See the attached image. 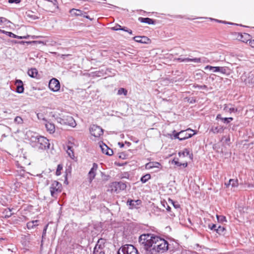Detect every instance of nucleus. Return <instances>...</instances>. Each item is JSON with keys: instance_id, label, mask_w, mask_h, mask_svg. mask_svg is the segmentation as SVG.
Wrapping results in <instances>:
<instances>
[{"instance_id": "f257e3e1", "label": "nucleus", "mask_w": 254, "mask_h": 254, "mask_svg": "<svg viewBox=\"0 0 254 254\" xmlns=\"http://www.w3.org/2000/svg\"><path fill=\"white\" fill-rule=\"evenodd\" d=\"M152 240V246L151 247L157 252L163 253L168 250V242L158 236H155Z\"/></svg>"}, {"instance_id": "f03ea898", "label": "nucleus", "mask_w": 254, "mask_h": 254, "mask_svg": "<svg viewBox=\"0 0 254 254\" xmlns=\"http://www.w3.org/2000/svg\"><path fill=\"white\" fill-rule=\"evenodd\" d=\"M155 236L151 234H142L139 238V242L140 244L144 245L145 249L148 250L152 246V242L154 237Z\"/></svg>"}, {"instance_id": "7ed1b4c3", "label": "nucleus", "mask_w": 254, "mask_h": 254, "mask_svg": "<svg viewBox=\"0 0 254 254\" xmlns=\"http://www.w3.org/2000/svg\"><path fill=\"white\" fill-rule=\"evenodd\" d=\"M118 254H139L137 250L132 245L123 246L118 251Z\"/></svg>"}, {"instance_id": "20e7f679", "label": "nucleus", "mask_w": 254, "mask_h": 254, "mask_svg": "<svg viewBox=\"0 0 254 254\" xmlns=\"http://www.w3.org/2000/svg\"><path fill=\"white\" fill-rule=\"evenodd\" d=\"M50 189L51 196L56 198L62 190V185L59 182L55 181L51 184Z\"/></svg>"}, {"instance_id": "39448f33", "label": "nucleus", "mask_w": 254, "mask_h": 254, "mask_svg": "<svg viewBox=\"0 0 254 254\" xmlns=\"http://www.w3.org/2000/svg\"><path fill=\"white\" fill-rule=\"evenodd\" d=\"M50 144L49 140L44 136L39 137V140L37 141V144H32L34 147L41 149H46L50 148Z\"/></svg>"}, {"instance_id": "423d86ee", "label": "nucleus", "mask_w": 254, "mask_h": 254, "mask_svg": "<svg viewBox=\"0 0 254 254\" xmlns=\"http://www.w3.org/2000/svg\"><path fill=\"white\" fill-rule=\"evenodd\" d=\"M57 121L62 125H68L72 127H75L76 125L75 120L70 116H63V118H58Z\"/></svg>"}, {"instance_id": "0eeeda50", "label": "nucleus", "mask_w": 254, "mask_h": 254, "mask_svg": "<svg viewBox=\"0 0 254 254\" xmlns=\"http://www.w3.org/2000/svg\"><path fill=\"white\" fill-rule=\"evenodd\" d=\"M204 69L205 70L209 69L212 70L213 72H219L222 74H229V69L227 67L225 66H212L211 65H206Z\"/></svg>"}, {"instance_id": "6e6552de", "label": "nucleus", "mask_w": 254, "mask_h": 254, "mask_svg": "<svg viewBox=\"0 0 254 254\" xmlns=\"http://www.w3.org/2000/svg\"><path fill=\"white\" fill-rule=\"evenodd\" d=\"M91 134L96 137L100 136L103 133V129L99 126L93 125L90 128Z\"/></svg>"}, {"instance_id": "1a4fd4ad", "label": "nucleus", "mask_w": 254, "mask_h": 254, "mask_svg": "<svg viewBox=\"0 0 254 254\" xmlns=\"http://www.w3.org/2000/svg\"><path fill=\"white\" fill-rule=\"evenodd\" d=\"M195 134L194 131L190 128H188L186 130H182L180 131V138H179V140H183L190 138Z\"/></svg>"}, {"instance_id": "9d476101", "label": "nucleus", "mask_w": 254, "mask_h": 254, "mask_svg": "<svg viewBox=\"0 0 254 254\" xmlns=\"http://www.w3.org/2000/svg\"><path fill=\"white\" fill-rule=\"evenodd\" d=\"M49 87L52 91L57 92L60 89V82L56 78H52L49 81Z\"/></svg>"}, {"instance_id": "9b49d317", "label": "nucleus", "mask_w": 254, "mask_h": 254, "mask_svg": "<svg viewBox=\"0 0 254 254\" xmlns=\"http://www.w3.org/2000/svg\"><path fill=\"white\" fill-rule=\"evenodd\" d=\"M103 241V239H100L98 241L97 244L94 249L93 254H105L104 253L101 251L103 248L101 243Z\"/></svg>"}, {"instance_id": "f8f14e48", "label": "nucleus", "mask_w": 254, "mask_h": 254, "mask_svg": "<svg viewBox=\"0 0 254 254\" xmlns=\"http://www.w3.org/2000/svg\"><path fill=\"white\" fill-rule=\"evenodd\" d=\"M141 201L139 199L137 200H128L127 204L129 205L130 209L137 208L141 204Z\"/></svg>"}, {"instance_id": "ddd939ff", "label": "nucleus", "mask_w": 254, "mask_h": 254, "mask_svg": "<svg viewBox=\"0 0 254 254\" xmlns=\"http://www.w3.org/2000/svg\"><path fill=\"white\" fill-rule=\"evenodd\" d=\"M245 82L248 86L253 87L254 86V74L249 73L247 78L245 79Z\"/></svg>"}, {"instance_id": "4468645a", "label": "nucleus", "mask_w": 254, "mask_h": 254, "mask_svg": "<svg viewBox=\"0 0 254 254\" xmlns=\"http://www.w3.org/2000/svg\"><path fill=\"white\" fill-rule=\"evenodd\" d=\"M98 168V165L96 163L93 164V166L88 173L90 182H91L96 176V171Z\"/></svg>"}, {"instance_id": "2eb2a0df", "label": "nucleus", "mask_w": 254, "mask_h": 254, "mask_svg": "<svg viewBox=\"0 0 254 254\" xmlns=\"http://www.w3.org/2000/svg\"><path fill=\"white\" fill-rule=\"evenodd\" d=\"M100 147L103 153L109 156L113 154V151L111 149L109 148L106 144H103L102 145H100Z\"/></svg>"}, {"instance_id": "dca6fc26", "label": "nucleus", "mask_w": 254, "mask_h": 254, "mask_svg": "<svg viewBox=\"0 0 254 254\" xmlns=\"http://www.w3.org/2000/svg\"><path fill=\"white\" fill-rule=\"evenodd\" d=\"M16 85V92L18 93H22L24 91L23 82L21 80L18 79L15 81Z\"/></svg>"}, {"instance_id": "f3484780", "label": "nucleus", "mask_w": 254, "mask_h": 254, "mask_svg": "<svg viewBox=\"0 0 254 254\" xmlns=\"http://www.w3.org/2000/svg\"><path fill=\"white\" fill-rule=\"evenodd\" d=\"M133 39L135 41L141 43H146L147 41L149 40V39L145 36H135Z\"/></svg>"}, {"instance_id": "a211bd4d", "label": "nucleus", "mask_w": 254, "mask_h": 254, "mask_svg": "<svg viewBox=\"0 0 254 254\" xmlns=\"http://www.w3.org/2000/svg\"><path fill=\"white\" fill-rule=\"evenodd\" d=\"M25 16L29 20L38 19V17L34 14V12L30 10H28L26 12Z\"/></svg>"}, {"instance_id": "6ab92c4d", "label": "nucleus", "mask_w": 254, "mask_h": 254, "mask_svg": "<svg viewBox=\"0 0 254 254\" xmlns=\"http://www.w3.org/2000/svg\"><path fill=\"white\" fill-rule=\"evenodd\" d=\"M45 127L47 131H49L50 133H54L55 131V125L50 122H46L45 123Z\"/></svg>"}, {"instance_id": "aec40b11", "label": "nucleus", "mask_w": 254, "mask_h": 254, "mask_svg": "<svg viewBox=\"0 0 254 254\" xmlns=\"http://www.w3.org/2000/svg\"><path fill=\"white\" fill-rule=\"evenodd\" d=\"M138 20L142 23H147L148 24H155V21L149 18L139 17Z\"/></svg>"}, {"instance_id": "412c9836", "label": "nucleus", "mask_w": 254, "mask_h": 254, "mask_svg": "<svg viewBox=\"0 0 254 254\" xmlns=\"http://www.w3.org/2000/svg\"><path fill=\"white\" fill-rule=\"evenodd\" d=\"M1 32L5 34L6 35L10 37L18 38L19 39H22L26 38V37L25 36H18L15 35L14 34L12 33L11 32H7V31H5L4 30H1Z\"/></svg>"}, {"instance_id": "4be33fe9", "label": "nucleus", "mask_w": 254, "mask_h": 254, "mask_svg": "<svg viewBox=\"0 0 254 254\" xmlns=\"http://www.w3.org/2000/svg\"><path fill=\"white\" fill-rule=\"evenodd\" d=\"M160 164L158 162H149L147 163L145 165V168L147 169H150L153 168H159Z\"/></svg>"}, {"instance_id": "5701e85b", "label": "nucleus", "mask_w": 254, "mask_h": 254, "mask_svg": "<svg viewBox=\"0 0 254 254\" xmlns=\"http://www.w3.org/2000/svg\"><path fill=\"white\" fill-rule=\"evenodd\" d=\"M223 131V127L219 126H213L210 129V131H212L214 133L222 132Z\"/></svg>"}, {"instance_id": "b1692460", "label": "nucleus", "mask_w": 254, "mask_h": 254, "mask_svg": "<svg viewBox=\"0 0 254 254\" xmlns=\"http://www.w3.org/2000/svg\"><path fill=\"white\" fill-rule=\"evenodd\" d=\"M27 73L30 77L35 78L38 74V71L36 68H33L29 69Z\"/></svg>"}, {"instance_id": "393cba45", "label": "nucleus", "mask_w": 254, "mask_h": 254, "mask_svg": "<svg viewBox=\"0 0 254 254\" xmlns=\"http://www.w3.org/2000/svg\"><path fill=\"white\" fill-rule=\"evenodd\" d=\"M72 15L80 16L82 15V11L81 10L73 8L69 11Z\"/></svg>"}, {"instance_id": "a878e982", "label": "nucleus", "mask_w": 254, "mask_h": 254, "mask_svg": "<svg viewBox=\"0 0 254 254\" xmlns=\"http://www.w3.org/2000/svg\"><path fill=\"white\" fill-rule=\"evenodd\" d=\"M38 220H34L28 222L27 223V227L28 229H30L34 228L36 226L38 225Z\"/></svg>"}, {"instance_id": "bb28decb", "label": "nucleus", "mask_w": 254, "mask_h": 254, "mask_svg": "<svg viewBox=\"0 0 254 254\" xmlns=\"http://www.w3.org/2000/svg\"><path fill=\"white\" fill-rule=\"evenodd\" d=\"M115 183H118V182H113L110 185L111 191L112 192L118 193L119 191V189L118 187V185H114Z\"/></svg>"}, {"instance_id": "cd10ccee", "label": "nucleus", "mask_w": 254, "mask_h": 254, "mask_svg": "<svg viewBox=\"0 0 254 254\" xmlns=\"http://www.w3.org/2000/svg\"><path fill=\"white\" fill-rule=\"evenodd\" d=\"M41 136H39L37 134L32 135L30 138V140L32 145L37 144V141L39 140V137H40Z\"/></svg>"}, {"instance_id": "c85d7f7f", "label": "nucleus", "mask_w": 254, "mask_h": 254, "mask_svg": "<svg viewBox=\"0 0 254 254\" xmlns=\"http://www.w3.org/2000/svg\"><path fill=\"white\" fill-rule=\"evenodd\" d=\"M224 111L230 113H235L237 112V109L233 107H229L228 106H225L224 108Z\"/></svg>"}, {"instance_id": "c756f323", "label": "nucleus", "mask_w": 254, "mask_h": 254, "mask_svg": "<svg viewBox=\"0 0 254 254\" xmlns=\"http://www.w3.org/2000/svg\"><path fill=\"white\" fill-rule=\"evenodd\" d=\"M185 62H193L195 63H201L200 58H193V59L185 58Z\"/></svg>"}, {"instance_id": "7c9ffc66", "label": "nucleus", "mask_w": 254, "mask_h": 254, "mask_svg": "<svg viewBox=\"0 0 254 254\" xmlns=\"http://www.w3.org/2000/svg\"><path fill=\"white\" fill-rule=\"evenodd\" d=\"M114 185H118L119 190H124L127 188L126 183L122 182H118V183H115Z\"/></svg>"}, {"instance_id": "2f4dec72", "label": "nucleus", "mask_w": 254, "mask_h": 254, "mask_svg": "<svg viewBox=\"0 0 254 254\" xmlns=\"http://www.w3.org/2000/svg\"><path fill=\"white\" fill-rule=\"evenodd\" d=\"M66 152L68 154V156L72 159H73L74 156L73 150L71 149V147L68 145L67 146Z\"/></svg>"}, {"instance_id": "473e14b6", "label": "nucleus", "mask_w": 254, "mask_h": 254, "mask_svg": "<svg viewBox=\"0 0 254 254\" xmlns=\"http://www.w3.org/2000/svg\"><path fill=\"white\" fill-rule=\"evenodd\" d=\"M179 154L180 156H183V157H185L187 156H190V151L187 149H185L182 152H179Z\"/></svg>"}, {"instance_id": "72a5a7b5", "label": "nucleus", "mask_w": 254, "mask_h": 254, "mask_svg": "<svg viewBox=\"0 0 254 254\" xmlns=\"http://www.w3.org/2000/svg\"><path fill=\"white\" fill-rule=\"evenodd\" d=\"M229 184H231L232 187H236L238 185V180L234 179H230L229 180Z\"/></svg>"}, {"instance_id": "f704fd0d", "label": "nucleus", "mask_w": 254, "mask_h": 254, "mask_svg": "<svg viewBox=\"0 0 254 254\" xmlns=\"http://www.w3.org/2000/svg\"><path fill=\"white\" fill-rule=\"evenodd\" d=\"M225 228L223 226H219L216 229V231L219 234H223Z\"/></svg>"}, {"instance_id": "c9c22d12", "label": "nucleus", "mask_w": 254, "mask_h": 254, "mask_svg": "<svg viewBox=\"0 0 254 254\" xmlns=\"http://www.w3.org/2000/svg\"><path fill=\"white\" fill-rule=\"evenodd\" d=\"M127 91L126 89L124 88H121L118 90V94L119 95L124 94L126 96L127 94Z\"/></svg>"}, {"instance_id": "e433bc0d", "label": "nucleus", "mask_w": 254, "mask_h": 254, "mask_svg": "<svg viewBox=\"0 0 254 254\" xmlns=\"http://www.w3.org/2000/svg\"><path fill=\"white\" fill-rule=\"evenodd\" d=\"M150 175L149 174H146L142 177L140 180L142 183H144L146 182L149 179H150Z\"/></svg>"}, {"instance_id": "4c0bfd02", "label": "nucleus", "mask_w": 254, "mask_h": 254, "mask_svg": "<svg viewBox=\"0 0 254 254\" xmlns=\"http://www.w3.org/2000/svg\"><path fill=\"white\" fill-rule=\"evenodd\" d=\"M14 122L16 123L17 124H22L23 121L21 117L19 116H17L15 118Z\"/></svg>"}, {"instance_id": "58836bf2", "label": "nucleus", "mask_w": 254, "mask_h": 254, "mask_svg": "<svg viewBox=\"0 0 254 254\" xmlns=\"http://www.w3.org/2000/svg\"><path fill=\"white\" fill-rule=\"evenodd\" d=\"M121 28H122V27L121 25H120L119 24H117L114 27H112V29L113 30L118 31V30H121Z\"/></svg>"}, {"instance_id": "ea45409f", "label": "nucleus", "mask_w": 254, "mask_h": 254, "mask_svg": "<svg viewBox=\"0 0 254 254\" xmlns=\"http://www.w3.org/2000/svg\"><path fill=\"white\" fill-rule=\"evenodd\" d=\"M62 169V167L60 165H58L57 171H56V175L57 176H59L61 175V170Z\"/></svg>"}, {"instance_id": "a19ab883", "label": "nucleus", "mask_w": 254, "mask_h": 254, "mask_svg": "<svg viewBox=\"0 0 254 254\" xmlns=\"http://www.w3.org/2000/svg\"><path fill=\"white\" fill-rule=\"evenodd\" d=\"M5 212H6L5 217H9L12 214V213L11 212V210L10 209H8V210H6Z\"/></svg>"}, {"instance_id": "79ce46f5", "label": "nucleus", "mask_w": 254, "mask_h": 254, "mask_svg": "<svg viewBox=\"0 0 254 254\" xmlns=\"http://www.w3.org/2000/svg\"><path fill=\"white\" fill-rule=\"evenodd\" d=\"M209 228L211 229V230H214L215 231H216V229H217V226L215 224H209V226H208Z\"/></svg>"}, {"instance_id": "37998d69", "label": "nucleus", "mask_w": 254, "mask_h": 254, "mask_svg": "<svg viewBox=\"0 0 254 254\" xmlns=\"http://www.w3.org/2000/svg\"><path fill=\"white\" fill-rule=\"evenodd\" d=\"M162 204L164 206V207H166L165 205L167 206V207H166V209L167 211H169L171 209V207L167 204V203L166 202H162Z\"/></svg>"}, {"instance_id": "c03bdc74", "label": "nucleus", "mask_w": 254, "mask_h": 254, "mask_svg": "<svg viewBox=\"0 0 254 254\" xmlns=\"http://www.w3.org/2000/svg\"><path fill=\"white\" fill-rule=\"evenodd\" d=\"M21 1V0H8V2L9 3H19Z\"/></svg>"}, {"instance_id": "a18cd8bd", "label": "nucleus", "mask_w": 254, "mask_h": 254, "mask_svg": "<svg viewBox=\"0 0 254 254\" xmlns=\"http://www.w3.org/2000/svg\"><path fill=\"white\" fill-rule=\"evenodd\" d=\"M217 217L218 219L219 220H220L221 221H226L225 217H224L223 216H217Z\"/></svg>"}, {"instance_id": "49530a36", "label": "nucleus", "mask_w": 254, "mask_h": 254, "mask_svg": "<svg viewBox=\"0 0 254 254\" xmlns=\"http://www.w3.org/2000/svg\"><path fill=\"white\" fill-rule=\"evenodd\" d=\"M174 137L175 138L179 139L180 138V131L179 132H177L174 134Z\"/></svg>"}, {"instance_id": "de8ad7c7", "label": "nucleus", "mask_w": 254, "mask_h": 254, "mask_svg": "<svg viewBox=\"0 0 254 254\" xmlns=\"http://www.w3.org/2000/svg\"><path fill=\"white\" fill-rule=\"evenodd\" d=\"M48 225H47L44 230H43V234H42V237L44 238V237L46 235V231H47V227H48Z\"/></svg>"}, {"instance_id": "09e8293b", "label": "nucleus", "mask_w": 254, "mask_h": 254, "mask_svg": "<svg viewBox=\"0 0 254 254\" xmlns=\"http://www.w3.org/2000/svg\"><path fill=\"white\" fill-rule=\"evenodd\" d=\"M185 58H179L177 59L178 61L180 62H185Z\"/></svg>"}, {"instance_id": "8fccbe9b", "label": "nucleus", "mask_w": 254, "mask_h": 254, "mask_svg": "<svg viewBox=\"0 0 254 254\" xmlns=\"http://www.w3.org/2000/svg\"><path fill=\"white\" fill-rule=\"evenodd\" d=\"M175 163V164L178 166H182V163H180V162H179L178 161H176L175 160H174L173 161Z\"/></svg>"}, {"instance_id": "3c124183", "label": "nucleus", "mask_w": 254, "mask_h": 254, "mask_svg": "<svg viewBox=\"0 0 254 254\" xmlns=\"http://www.w3.org/2000/svg\"><path fill=\"white\" fill-rule=\"evenodd\" d=\"M227 120H228V118H222V121L224 123H227Z\"/></svg>"}, {"instance_id": "603ef678", "label": "nucleus", "mask_w": 254, "mask_h": 254, "mask_svg": "<svg viewBox=\"0 0 254 254\" xmlns=\"http://www.w3.org/2000/svg\"><path fill=\"white\" fill-rule=\"evenodd\" d=\"M249 44H250V46H251L252 47H254V40H252V41H251L249 42Z\"/></svg>"}, {"instance_id": "864d4df0", "label": "nucleus", "mask_w": 254, "mask_h": 254, "mask_svg": "<svg viewBox=\"0 0 254 254\" xmlns=\"http://www.w3.org/2000/svg\"><path fill=\"white\" fill-rule=\"evenodd\" d=\"M37 117L39 119H42V114H40V113H38L37 114ZM43 120H44V118H42Z\"/></svg>"}, {"instance_id": "5fc2aeb1", "label": "nucleus", "mask_w": 254, "mask_h": 254, "mask_svg": "<svg viewBox=\"0 0 254 254\" xmlns=\"http://www.w3.org/2000/svg\"><path fill=\"white\" fill-rule=\"evenodd\" d=\"M127 30H128V29L127 27H122L121 28V30H123V31H125L126 32H127Z\"/></svg>"}, {"instance_id": "6e6d98bb", "label": "nucleus", "mask_w": 254, "mask_h": 254, "mask_svg": "<svg viewBox=\"0 0 254 254\" xmlns=\"http://www.w3.org/2000/svg\"><path fill=\"white\" fill-rule=\"evenodd\" d=\"M233 118H231V117L228 118L227 123H230L231 121H233Z\"/></svg>"}, {"instance_id": "4d7b16f0", "label": "nucleus", "mask_w": 254, "mask_h": 254, "mask_svg": "<svg viewBox=\"0 0 254 254\" xmlns=\"http://www.w3.org/2000/svg\"><path fill=\"white\" fill-rule=\"evenodd\" d=\"M222 117L220 114L218 115L216 117V119H220L222 121Z\"/></svg>"}, {"instance_id": "13d9d810", "label": "nucleus", "mask_w": 254, "mask_h": 254, "mask_svg": "<svg viewBox=\"0 0 254 254\" xmlns=\"http://www.w3.org/2000/svg\"><path fill=\"white\" fill-rule=\"evenodd\" d=\"M118 144L121 147H123L124 146V144L123 143L119 142Z\"/></svg>"}, {"instance_id": "bf43d9fd", "label": "nucleus", "mask_w": 254, "mask_h": 254, "mask_svg": "<svg viewBox=\"0 0 254 254\" xmlns=\"http://www.w3.org/2000/svg\"><path fill=\"white\" fill-rule=\"evenodd\" d=\"M127 32H128V33L129 34H130V35H132V31H131V30H130V29H128V30H127Z\"/></svg>"}, {"instance_id": "052dcab7", "label": "nucleus", "mask_w": 254, "mask_h": 254, "mask_svg": "<svg viewBox=\"0 0 254 254\" xmlns=\"http://www.w3.org/2000/svg\"><path fill=\"white\" fill-rule=\"evenodd\" d=\"M182 165L184 167H186L188 166V163H183V164H182Z\"/></svg>"}, {"instance_id": "680f3d73", "label": "nucleus", "mask_w": 254, "mask_h": 254, "mask_svg": "<svg viewBox=\"0 0 254 254\" xmlns=\"http://www.w3.org/2000/svg\"><path fill=\"white\" fill-rule=\"evenodd\" d=\"M173 205L175 207V208H179L180 205L179 204H175V203H173Z\"/></svg>"}, {"instance_id": "e2e57ef3", "label": "nucleus", "mask_w": 254, "mask_h": 254, "mask_svg": "<svg viewBox=\"0 0 254 254\" xmlns=\"http://www.w3.org/2000/svg\"><path fill=\"white\" fill-rule=\"evenodd\" d=\"M225 185L227 186V187H228L229 186L231 185V184H229V182L228 183H225Z\"/></svg>"}, {"instance_id": "0e129e2a", "label": "nucleus", "mask_w": 254, "mask_h": 254, "mask_svg": "<svg viewBox=\"0 0 254 254\" xmlns=\"http://www.w3.org/2000/svg\"><path fill=\"white\" fill-rule=\"evenodd\" d=\"M84 17H86V18H89L88 16H84Z\"/></svg>"}, {"instance_id": "69168bd1", "label": "nucleus", "mask_w": 254, "mask_h": 254, "mask_svg": "<svg viewBox=\"0 0 254 254\" xmlns=\"http://www.w3.org/2000/svg\"><path fill=\"white\" fill-rule=\"evenodd\" d=\"M206 87V86L205 85H203L201 88H204Z\"/></svg>"}, {"instance_id": "338daca9", "label": "nucleus", "mask_w": 254, "mask_h": 254, "mask_svg": "<svg viewBox=\"0 0 254 254\" xmlns=\"http://www.w3.org/2000/svg\"><path fill=\"white\" fill-rule=\"evenodd\" d=\"M107 150L106 149H105V152H107Z\"/></svg>"}, {"instance_id": "774afa93", "label": "nucleus", "mask_w": 254, "mask_h": 254, "mask_svg": "<svg viewBox=\"0 0 254 254\" xmlns=\"http://www.w3.org/2000/svg\"><path fill=\"white\" fill-rule=\"evenodd\" d=\"M189 133H192L193 132H189Z\"/></svg>"}]
</instances>
